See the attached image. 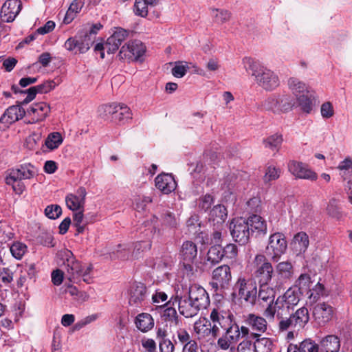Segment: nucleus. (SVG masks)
<instances>
[{
    "instance_id": "nucleus-1",
    "label": "nucleus",
    "mask_w": 352,
    "mask_h": 352,
    "mask_svg": "<svg viewBox=\"0 0 352 352\" xmlns=\"http://www.w3.org/2000/svg\"><path fill=\"white\" fill-rule=\"evenodd\" d=\"M243 67L248 72H251L256 82L266 91H272L279 85L278 76L272 70L262 65L250 57H245L242 60Z\"/></svg>"
},
{
    "instance_id": "nucleus-2",
    "label": "nucleus",
    "mask_w": 352,
    "mask_h": 352,
    "mask_svg": "<svg viewBox=\"0 0 352 352\" xmlns=\"http://www.w3.org/2000/svg\"><path fill=\"white\" fill-rule=\"evenodd\" d=\"M232 296L246 303L254 305L257 297V286L250 278L239 276L233 287Z\"/></svg>"
},
{
    "instance_id": "nucleus-3",
    "label": "nucleus",
    "mask_w": 352,
    "mask_h": 352,
    "mask_svg": "<svg viewBox=\"0 0 352 352\" xmlns=\"http://www.w3.org/2000/svg\"><path fill=\"white\" fill-rule=\"evenodd\" d=\"M254 267V277L258 282L259 285H268L274 275V267L272 264L267 260L266 256L261 254H256L252 262Z\"/></svg>"
},
{
    "instance_id": "nucleus-4",
    "label": "nucleus",
    "mask_w": 352,
    "mask_h": 352,
    "mask_svg": "<svg viewBox=\"0 0 352 352\" xmlns=\"http://www.w3.org/2000/svg\"><path fill=\"white\" fill-rule=\"evenodd\" d=\"M129 32L121 28H116L113 34L104 43H97L94 47L96 52H100L101 58H104V52L111 54L115 53L122 43L128 37Z\"/></svg>"
},
{
    "instance_id": "nucleus-5",
    "label": "nucleus",
    "mask_w": 352,
    "mask_h": 352,
    "mask_svg": "<svg viewBox=\"0 0 352 352\" xmlns=\"http://www.w3.org/2000/svg\"><path fill=\"white\" fill-rule=\"evenodd\" d=\"M287 248L285 236L279 232L272 234L266 247V254L273 262H278L280 256L285 254Z\"/></svg>"
},
{
    "instance_id": "nucleus-6",
    "label": "nucleus",
    "mask_w": 352,
    "mask_h": 352,
    "mask_svg": "<svg viewBox=\"0 0 352 352\" xmlns=\"http://www.w3.org/2000/svg\"><path fill=\"white\" fill-rule=\"evenodd\" d=\"M175 304L178 305L180 314L185 318H192L197 315L201 310L188 295L182 296L177 293V296L174 298H171L167 305H175Z\"/></svg>"
},
{
    "instance_id": "nucleus-7",
    "label": "nucleus",
    "mask_w": 352,
    "mask_h": 352,
    "mask_svg": "<svg viewBox=\"0 0 352 352\" xmlns=\"http://www.w3.org/2000/svg\"><path fill=\"white\" fill-rule=\"evenodd\" d=\"M232 315L224 311L219 307L212 309L210 314V322L212 327L217 329V334L219 336L221 329L227 330L236 324H232Z\"/></svg>"
},
{
    "instance_id": "nucleus-8",
    "label": "nucleus",
    "mask_w": 352,
    "mask_h": 352,
    "mask_svg": "<svg viewBox=\"0 0 352 352\" xmlns=\"http://www.w3.org/2000/svg\"><path fill=\"white\" fill-rule=\"evenodd\" d=\"M146 52L145 45L138 40L130 41L120 49L119 56L121 59L129 61L140 60Z\"/></svg>"
},
{
    "instance_id": "nucleus-9",
    "label": "nucleus",
    "mask_w": 352,
    "mask_h": 352,
    "mask_svg": "<svg viewBox=\"0 0 352 352\" xmlns=\"http://www.w3.org/2000/svg\"><path fill=\"white\" fill-rule=\"evenodd\" d=\"M107 116H111V120L118 123H124L132 118L130 109L122 103H111L102 107Z\"/></svg>"
},
{
    "instance_id": "nucleus-10",
    "label": "nucleus",
    "mask_w": 352,
    "mask_h": 352,
    "mask_svg": "<svg viewBox=\"0 0 352 352\" xmlns=\"http://www.w3.org/2000/svg\"><path fill=\"white\" fill-rule=\"evenodd\" d=\"M230 228L231 235L236 242L245 245L249 241L251 233L245 219L242 217L234 219Z\"/></svg>"
},
{
    "instance_id": "nucleus-11",
    "label": "nucleus",
    "mask_w": 352,
    "mask_h": 352,
    "mask_svg": "<svg viewBox=\"0 0 352 352\" xmlns=\"http://www.w3.org/2000/svg\"><path fill=\"white\" fill-rule=\"evenodd\" d=\"M289 173L297 179L316 181L318 175L309 165L301 162L291 160L287 164Z\"/></svg>"
},
{
    "instance_id": "nucleus-12",
    "label": "nucleus",
    "mask_w": 352,
    "mask_h": 352,
    "mask_svg": "<svg viewBox=\"0 0 352 352\" xmlns=\"http://www.w3.org/2000/svg\"><path fill=\"white\" fill-rule=\"evenodd\" d=\"M168 301L165 304L166 309L164 310L162 317L166 322V326L169 327V331L172 338L182 330H186L182 327V321L179 318L176 309L173 307V305H167Z\"/></svg>"
},
{
    "instance_id": "nucleus-13",
    "label": "nucleus",
    "mask_w": 352,
    "mask_h": 352,
    "mask_svg": "<svg viewBox=\"0 0 352 352\" xmlns=\"http://www.w3.org/2000/svg\"><path fill=\"white\" fill-rule=\"evenodd\" d=\"M197 248L195 243L190 241L184 242L179 251V258L187 270H192V264L197 259Z\"/></svg>"
},
{
    "instance_id": "nucleus-14",
    "label": "nucleus",
    "mask_w": 352,
    "mask_h": 352,
    "mask_svg": "<svg viewBox=\"0 0 352 352\" xmlns=\"http://www.w3.org/2000/svg\"><path fill=\"white\" fill-rule=\"evenodd\" d=\"M231 279L232 274L230 267L223 265L213 270L211 285L216 289H225L229 285Z\"/></svg>"
},
{
    "instance_id": "nucleus-15",
    "label": "nucleus",
    "mask_w": 352,
    "mask_h": 352,
    "mask_svg": "<svg viewBox=\"0 0 352 352\" xmlns=\"http://www.w3.org/2000/svg\"><path fill=\"white\" fill-rule=\"evenodd\" d=\"M225 331V333L217 340V346L223 351H233L235 349L234 344L240 338L239 327L235 325Z\"/></svg>"
},
{
    "instance_id": "nucleus-16",
    "label": "nucleus",
    "mask_w": 352,
    "mask_h": 352,
    "mask_svg": "<svg viewBox=\"0 0 352 352\" xmlns=\"http://www.w3.org/2000/svg\"><path fill=\"white\" fill-rule=\"evenodd\" d=\"M175 344L182 346V352H199V346L197 342L192 338L188 330H182L172 338Z\"/></svg>"
},
{
    "instance_id": "nucleus-17",
    "label": "nucleus",
    "mask_w": 352,
    "mask_h": 352,
    "mask_svg": "<svg viewBox=\"0 0 352 352\" xmlns=\"http://www.w3.org/2000/svg\"><path fill=\"white\" fill-rule=\"evenodd\" d=\"M25 114V110L20 105L8 107L0 118V129H6L10 124L23 118Z\"/></svg>"
},
{
    "instance_id": "nucleus-18",
    "label": "nucleus",
    "mask_w": 352,
    "mask_h": 352,
    "mask_svg": "<svg viewBox=\"0 0 352 352\" xmlns=\"http://www.w3.org/2000/svg\"><path fill=\"white\" fill-rule=\"evenodd\" d=\"M300 296V289L290 287L283 296L277 298L276 305L278 306V309L286 308L289 310L299 302Z\"/></svg>"
},
{
    "instance_id": "nucleus-19",
    "label": "nucleus",
    "mask_w": 352,
    "mask_h": 352,
    "mask_svg": "<svg viewBox=\"0 0 352 352\" xmlns=\"http://www.w3.org/2000/svg\"><path fill=\"white\" fill-rule=\"evenodd\" d=\"M188 296L201 309H206L210 304V298L206 290L201 286L194 284L189 287Z\"/></svg>"
},
{
    "instance_id": "nucleus-20",
    "label": "nucleus",
    "mask_w": 352,
    "mask_h": 352,
    "mask_svg": "<svg viewBox=\"0 0 352 352\" xmlns=\"http://www.w3.org/2000/svg\"><path fill=\"white\" fill-rule=\"evenodd\" d=\"M22 3L20 0H8L1 7V19L3 22H12L20 12Z\"/></svg>"
},
{
    "instance_id": "nucleus-21",
    "label": "nucleus",
    "mask_w": 352,
    "mask_h": 352,
    "mask_svg": "<svg viewBox=\"0 0 352 352\" xmlns=\"http://www.w3.org/2000/svg\"><path fill=\"white\" fill-rule=\"evenodd\" d=\"M86 190L84 187H80L75 193H69L65 197L67 208L73 211L81 210L84 208Z\"/></svg>"
},
{
    "instance_id": "nucleus-22",
    "label": "nucleus",
    "mask_w": 352,
    "mask_h": 352,
    "mask_svg": "<svg viewBox=\"0 0 352 352\" xmlns=\"http://www.w3.org/2000/svg\"><path fill=\"white\" fill-rule=\"evenodd\" d=\"M193 330L199 338H206L212 336L215 338L218 336L217 334V329L212 327L211 322L206 318H199L193 324Z\"/></svg>"
},
{
    "instance_id": "nucleus-23",
    "label": "nucleus",
    "mask_w": 352,
    "mask_h": 352,
    "mask_svg": "<svg viewBox=\"0 0 352 352\" xmlns=\"http://www.w3.org/2000/svg\"><path fill=\"white\" fill-rule=\"evenodd\" d=\"M313 315L316 321L320 325H322L331 320L333 315V309L327 303H318L314 308Z\"/></svg>"
},
{
    "instance_id": "nucleus-24",
    "label": "nucleus",
    "mask_w": 352,
    "mask_h": 352,
    "mask_svg": "<svg viewBox=\"0 0 352 352\" xmlns=\"http://www.w3.org/2000/svg\"><path fill=\"white\" fill-rule=\"evenodd\" d=\"M155 186L164 194H169L174 191L177 184L174 177L170 174L163 173L155 179Z\"/></svg>"
},
{
    "instance_id": "nucleus-25",
    "label": "nucleus",
    "mask_w": 352,
    "mask_h": 352,
    "mask_svg": "<svg viewBox=\"0 0 352 352\" xmlns=\"http://www.w3.org/2000/svg\"><path fill=\"white\" fill-rule=\"evenodd\" d=\"M146 288L141 283H134L129 289V303L131 306L138 307L146 298Z\"/></svg>"
},
{
    "instance_id": "nucleus-26",
    "label": "nucleus",
    "mask_w": 352,
    "mask_h": 352,
    "mask_svg": "<svg viewBox=\"0 0 352 352\" xmlns=\"http://www.w3.org/2000/svg\"><path fill=\"white\" fill-rule=\"evenodd\" d=\"M50 111V106L46 102H41L33 104L28 109V114L32 117V122H36L43 120L47 116Z\"/></svg>"
},
{
    "instance_id": "nucleus-27",
    "label": "nucleus",
    "mask_w": 352,
    "mask_h": 352,
    "mask_svg": "<svg viewBox=\"0 0 352 352\" xmlns=\"http://www.w3.org/2000/svg\"><path fill=\"white\" fill-rule=\"evenodd\" d=\"M251 234L256 235L265 234L267 230L266 221L261 217L256 214L251 215L246 219Z\"/></svg>"
},
{
    "instance_id": "nucleus-28",
    "label": "nucleus",
    "mask_w": 352,
    "mask_h": 352,
    "mask_svg": "<svg viewBox=\"0 0 352 352\" xmlns=\"http://www.w3.org/2000/svg\"><path fill=\"white\" fill-rule=\"evenodd\" d=\"M228 212L226 207L223 205L218 204L214 206L210 211L208 219L213 226L218 228L221 226L227 219Z\"/></svg>"
},
{
    "instance_id": "nucleus-29",
    "label": "nucleus",
    "mask_w": 352,
    "mask_h": 352,
    "mask_svg": "<svg viewBox=\"0 0 352 352\" xmlns=\"http://www.w3.org/2000/svg\"><path fill=\"white\" fill-rule=\"evenodd\" d=\"M34 175L33 166L30 164L21 166L19 168L12 169L8 174V182L32 178Z\"/></svg>"
},
{
    "instance_id": "nucleus-30",
    "label": "nucleus",
    "mask_w": 352,
    "mask_h": 352,
    "mask_svg": "<svg viewBox=\"0 0 352 352\" xmlns=\"http://www.w3.org/2000/svg\"><path fill=\"white\" fill-rule=\"evenodd\" d=\"M309 245V240L307 234L305 232H300L295 234L292 242L294 250L298 254L305 253Z\"/></svg>"
},
{
    "instance_id": "nucleus-31",
    "label": "nucleus",
    "mask_w": 352,
    "mask_h": 352,
    "mask_svg": "<svg viewBox=\"0 0 352 352\" xmlns=\"http://www.w3.org/2000/svg\"><path fill=\"white\" fill-rule=\"evenodd\" d=\"M291 316L294 323V329L298 330L302 329L309 320V311L305 307L299 308Z\"/></svg>"
},
{
    "instance_id": "nucleus-32",
    "label": "nucleus",
    "mask_w": 352,
    "mask_h": 352,
    "mask_svg": "<svg viewBox=\"0 0 352 352\" xmlns=\"http://www.w3.org/2000/svg\"><path fill=\"white\" fill-rule=\"evenodd\" d=\"M82 264L74 258L67 259L66 263L67 276L71 282H79V273L81 270Z\"/></svg>"
},
{
    "instance_id": "nucleus-33",
    "label": "nucleus",
    "mask_w": 352,
    "mask_h": 352,
    "mask_svg": "<svg viewBox=\"0 0 352 352\" xmlns=\"http://www.w3.org/2000/svg\"><path fill=\"white\" fill-rule=\"evenodd\" d=\"M246 324L255 331L263 333L267 329V321L261 316L249 314L245 320Z\"/></svg>"
},
{
    "instance_id": "nucleus-34",
    "label": "nucleus",
    "mask_w": 352,
    "mask_h": 352,
    "mask_svg": "<svg viewBox=\"0 0 352 352\" xmlns=\"http://www.w3.org/2000/svg\"><path fill=\"white\" fill-rule=\"evenodd\" d=\"M288 86L289 90L295 98L300 97L302 95H306L309 93L308 87L305 83L300 81L297 78H291L288 80Z\"/></svg>"
},
{
    "instance_id": "nucleus-35",
    "label": "nucleus",
    "mask_w": 352,
    "mask_h": 352,
    "mask_svg": "<svg viewBox=\"0 0 352 352\" xmlns=\"http://www.w3.org/2000/svg\"><path fill=\"white\" fill-rule=\"evenodd\" d=\"M135 324L138 329L142 332H147L154 326V320L148 313H142L137 316Z\"/></svg>"
},
{
    "instance_id": "nucleus-36",
    "label": "nucleus",
    "mask_w": 352,
    "mask_h": 352,
    "mask_svg": "<svg viewBox=\"0 0 352 352\" xmlns=\"http://www.w3.org/2000/svg\"><path fill=\"white\" fill-rule=\"evenodd\" d=\"M340 346V340L334 335L326 336L320 342L321 350L323 352H338Z\"/></svg>"
},
{
    "instance_id": "nucleus-37",
    "label": "nucleus",
    "mask_w": 352,
    "mask_h": 352,
    "mask_svg": "<svg viewBox=\"0 0 352 352\" xmlns=\"http://www.w3.org/2000/svg\"><path fill=\"white\" fill-rule=\"evenodd\" d=\"M275 269L278 276L282 280H289L294 275V267L288 261L278 263Z\"/></svg>"
},
{
    "instance_id": "nucleus-38",
    "label": "nucleus",
    "mask_w": 352,
    "mask_h": 352,
    "mask_svg": "<svg viewBox=\"0 0 352 352\" xmlns=\"http://www.w3.org/2000/svg\"><path fill=\"white\" fill-rule=\"evenodd\" d=\"M223 257V248L220 245L212 246L208 251L206 256V263L211 265L219 263Z\"/></svg>"
},
{
    "instance_id": "nucleus-39",
    "label": "nucleus",
    "mask_w": 352,
    "mask_h": 352,
    "mask_svg": "<svg viewBox=\"0 0 352 352\" xmlns=\"http://www.w3.org/2000/svg\"><path fill=\"white\" fill-rule=\"evenodd\" d=\"M295 102L300 107V110L307 114L311 113L314 107V104L309 93L298 97L296 99Z\"/></svg>"
},
{
    "instance_id": "nucleus-40",
    "label": "nucleus",
    "mask_w": 352,
    "mask_h": 352,
    "mask_svg": "<svg viewBox=\"0 0 352 352\" xmlns=\"http://www.w3.org/2000/svg\"><path fill=\"white\" fill-rule=\"evenodd\" d=\"M283 141L281 134L275 133L263 140V142L265 148L272 151H278Z\"/></svg>"
},
{
    "instance_id": "nucleus-41",
    "label": "nucleus",
    "mask_w": 352,
    "mask_h": 352,
    "mask_svg": "<svg viewBox=\"0 0 352 352\" xmlns=\"http://www.w3.org/2000/svg\"><path fill=\"white\" fill-rule=\"evenodd\" d=\"M129 248L126 245H118L115 248L111 250L109 252V257L110 259L113 260L120 258L122 260H126L129 258Z\"/></svg>"
},
{
    "instance_id": "nucleus-42",
    "label": "nucleus",
    "mask_w": 352,
    "mask_h": 352,
    "mask_svg": "<svg viewBox=\"0 0 352 352\" xmlns=\"http://www.w3.org/2000/svg\"><path fill=\"white\" fill-rule=\"evenodd\" d=\"M12 256L17 260H21L28 251L27 245L20 241H14L10 245Z\"/></svg>"
},
{
    "instance_id": "nucleus-43",
    "label": "nucleus",
    "mask_w": 352,
    "mask_h": 352,
    "mask_svg": "<svg viewBox=\"0 0 352 352\" xmlns=\"http://www.w3.org/2000/svg\"><path fill=\"white\" fill-rule=\"evenodd\" d=\"M254 345L256 352H272L274 344L270 338L263 337L257 339Z\"/></svg>"
},
{
    "instance_id": "nucleus-44",
    "label": "nucleus",
    "mask_w": 352,
    "mask_h": 352,
    "mask_svg": "<svg viewBox=\"0 0 352 352\" xmlns=\"http://www.w3.org/2000/svg\"><path fill=\"white\" fill-rule=\"evenodd\" d=\"M257 296L259 300L266 302H273L274 298V292L273 289L268 285H260V289Z\"/></svg>"
},
{
    "instance_id": "nucleus-45",
    "label": "nucleus",
    "mask_w": 352,
    "mask_h": 352,
    "mask_svg": "<svg viewBox=\"0 0 352 352\" xmlns=\"http://www.w3.org/2000/svg\"><path fill=\"white\" fill-rule=\"evenodd\" d=\"M263 107L274 112L280 111L279 96L272 95L263 102Z\"/></svg>"
},
{
    "instance_id": "nucleus-46",
    "label": "nucleus",
    "mask_w": 352,
    "mask_h": 352,
    "mask_svg": "<svg viewBox=\"0 0 352 352\" xmlns=\"http://www.w3.org/2000/svg\"><path fill=\"white\" fill-rule=\"evenodd\" d=\"M338 201L335 198H332L329 200L326 212L330 217L339 219L341 218L342 214L338 207Z\"/></svg>"
},
{
    "instance_id": "nucleus-47",
    "label": "nucleus",
    "mask_w": 352,
    "mask_h": 352,
    "mask_svg": "<svg viewBox=\"0 0 352 352\" xmlns=\"http://www.w3.org/2000/svg\"><path fill=\"white\" fill-rule=\"evenodd\" d=\"M63 142V138L60 133L54 132L50 133L45 140V145L51 150L55 149Z\"/></svg>"
},
{
    "instance_id": "nucleus-48",
    "label": "nucleus",
    "mask_w": 352,
    "mask_h": 352,
    "mask_svg": "<svg viewBox=\"0 0 352 352\" xmlns=\"http://www.w3.org/2000/svg\"><path fill=\"white\" fill-rule=\"evenodd\" d=\"M212 16L217 23H223L230 19V14L228 10L212 9L211 12Z\"/></svg>"
},
{
    "instance_id": "nucleus-49",
    "label": "nucleus",
    "mask_w": 352,
    "mask_h": 352,
    "mask_svg": "<svg viewBox=\"0 0 352 352\" xmlns=\"http://www.w3.org/2000/svg\"><path fill=\"white\" fill-rule=\"evenodd\" d=\"M277 318L280 320L278 322V329L280 331H285L290 328L294 329V323L293 319L290 316L289 318H283V314L278 311L276 314Z\"/></svg>"
},
{
    "instance_id": "nucleus-50",
    "label": "nucleus",
    "mask_w": 352,
    "mask_h": 352,
    "mask_svg": "<svg viewBox=\"0 0 352 352\" xmlns=\"http://www.w3.org/2000/svg\"><path fill=\"white\" fill-rule=\"evenodd\" d=\"M163 224L170 228H175L179 224L175 215L170 211H166L162 214Z\"/></svg>"
},
{
    "instance_id": "nucleus-51",
    "label": "nucleus",
    "mask_w": 352,
    "mask_h": 352,
    "mask_svg": "<svg viewBox=\"0 0 352 352\" xmlns=\"http://www.w3.org/2000/svg\"><path fill=\"white\" fill-rule=\"evenodd\" d=\"M280 111L291 110L296 104L295 101L289 96H279Z\"/></svg>"
},
{
    "instance_id": "nucleus-52",
    "label": "nucleus",
    "mask_w": 352,
    "mask_h": 352,
    "mask_svg": "<svg viewBox=\"0 0 352 352\" xmlns=\"http://www.w3.org/2000/svg\"><path fill=\"white\" fill-rule=\"evenodd\" d=\"M93 270V265L91 264L89 265H81V270L79 273V282L81 280V279L87 283H91L92 282V276H91V272Z\"/></svg>"
},
{
    "instance_id": "nucleus-53",
    "label": "nucleus",
    "mask_w": 352,
    "mask_h": 352,
    "mask_svg": "<svg viewBox=\"0 0 352 352\" xmlns=\"http://www.w3.org/2000/svg\"><path fill=\"white\" fill-rule=\"evenodd\" d=\"M148 3L145 0H135L134 12L136 15L145 17L148 14Z\"/></svg>"
},
{
    "instance_id": "nucleus-54",
    "label": "nucleus",
    "mask_w": 352,
    "mask_h": 352,
    "mask_svg": "<svg viewBox=\"0 0 352 352\" xmlns=\"http://www.w3.org/2000/svg\"><path fill=\"white\" fill-rule=\"evenodd\" d=\"M280 169L272 166H268L263 177L264 182L269 183L271 181L277 179L280 177Z\"/></svg>"
},
{
    "instance_id": "nucleus-55",
    "label": "nucleus",
    "mask_w": 352,
    "mask_h": 352,
    "mask_svg": "<svg viewBox=\"0 0 352 352\" xmlns=\"http://www.w3.org/2000/svg\"><path fill=\"white\" fill-rule=\"evenodd\" d=\"M62 209L58 205H50L45 209V214L51 219H56L60 217Z\"/></svg>"
},
{
    "instance_id": "nucleus-56",
    "label": "nucleus",
    "mask_w": 352,
    "mask_h": 352,
    "mask_svg": "<svg viewBox=\"0 0 352 352\" xmlns=\"http://www.w3.org/2000/svg\"><path fill=\"white\" fill-rule=\"evenodd\" d=\"M151 248V243L149 241H139L137 242L133 248L131 256L136 258H138L140 254L146 250H149Z\"/></svg>"
},
{
    "instance_id": "nucleus-57",
    "label": "nucleus",
    "mask_w": 352,
    "mask_h": 352,
    "mask_svg": "<svg viewBox=\"0 0 352 352\" xmlns=\"http://www.w3.org/2000/svg\"><path fill=\"white\" fill-rule=\"evenodd\" d=\"M301 352H318V346L314 341L307 339L300 344Z\"/></svg>"
},
{
    "instance_id": "nucleus-58",
    "label": "nucleus",
    "mask_w": 352,
    "mask_h": 352,
    "mask_svg": "<svg viewBox=\"0 0 352 352\" xmlns=\"http://www.w3.org/2000/svg\"><path fill=\"white\" fill-rule=\"evenodd\" d=\"M321 116L324 119L331 118L334 116V109L333 104L330 102H324L320 107Z\"/></svg>"
},
{
    "instance_id": "nucleus-59",
    "label": "nucleus",
    "mask_w": 352,
    "mask_h": 352,
    "mask_svg": "<svg viewBox=\"0 0 352 352\" xmlns=\"http://www.w3.org/2000/svg\"><path fill=\"white\" fill-rule=\"evenodd\" d=\"M92 35L89 34V33H86L84 36V38H80L79 40V52L85 53L91 47L93 43V38H91Z\"/></svg>"
},
{
    "instance_id": "nucleus-60",
    "label": "nucleus",
    "mask_w": 352,
    "mask_h": 352,
    "mask_svg": "<svg viewBox=\"0 0 352 352\" xmlns=\"http://www.w3.org/2000/svg\"><path fill=\"white\" fill-rule=\"evenodd\" d=\"M13 280V272L7 267H3L0 272V282L8 285Z\"/></svg>"
},
{
    "instance_id": "nucleus-61",
    "label": "nucleus",
    "mask_w": 352,
    "mask_h": 352,
    "mask_svg": "<svg viewBox=\"0 0 352 352\" xmlns=\"http://www.w3.org/2000/svg\"><path fill=\"white\" fill-rule=\"evenodd\" d=\"M214 204V197L210 195H206L199 199L198 204L199 208L206 211L210 208Z\"/></svg>"
},
{
    "instance_id": "nucleus-62",
    "label": "nucleus",
    "mask_w": 352,
    "mask_h": 352,
    "mask_svg": "<svg viewBox=\"0 0 352 352\" xmlns=\"http://www.w3.org/2000/svg\"><path fill=\"white\" fill-rule=\"evenodd\" d=\"M238 352H256L254 343L250 340L245 339L237 346Z\"/></svg>"
},
{
    "instance_id": "nucleus-63",
    "label": "nucleus",
    "mask_w": 352,
    "mask_h": 352,
    "mask_svg": "<svg viewBox=\"0 0 352 352\" xmlns=\"http://www.w3.org/2000/svg\"><path fill=\"white\" fill-rule=\"evenodd\" d=\"M175 342L170 339L161 340L159 342L160 352H174Z\"/></svg>"
},
{
    "instance_id": "nucleus-64",
    "label": "nucleus",
    "mask_w": 352,
    "mask_h": 352,
    "mask_svg": "<svg viewBox=\"0 0 352 352\" xmlns=\"http://www.w3.org/2000/svg\"><path fill=\"white\" fill-rule=\"evenodd\" d=\"M188 67L187 65L176 63L172 69V74L176 78H182L187 72Z\"/></svg>"
}]
</instances>
